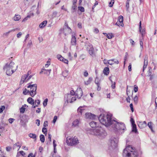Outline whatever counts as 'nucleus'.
Masks as SVG:
<instances>
[{
    "label": "nucleus",
    "mask_w": 157,
    "mask_h": 157,
    "mask_svg": "<svg viewBox=\"0 0 157 157\" xmlns=\"http://www.w3.org/2000/svg\"><path fill=\"white\" fill-rule=\"evenodd\" d=\"M112 115L108 114L106 115L101 114L98 117L101 123L106 127L110 126L115 132H119L126 130L125 124L122 123H119L117 121L112 120Z\"/></svg>",
    "instance_id": "f257e3e1"
},
{
    "label": "nucleus",
    "mask_w": 157,
    "mask_h": 157,
    "mask_svg": "<svg viewBox=\"0 0 157 157\" xmlns=\"http://www.w3.org/2000/svg\"><path fill=\"white\" fill-rule=\"evenodd\" d=\"M90 125L92 128H90L87 130L88 133L97 136L101 139L104 138L106 136L107 133L103 128L97 127L96 122L91 121L90 123Z\"/></svg>",
    "instance_id": "f03ea898"
},
{
    "label": "nucleus",
    "mask_w": 157,
    "mask_h": 157,
    "mask_svg": "<svg viewBox=\"0 0 157 157\" xmlns=\"http://www.w3.org/2000/svg\"><path fill=\"white\" fill-rule=\"evenodd\" d=\"M123 155L127 157H137L138 156L135 148H133L131 146H129L124 150Z\"/></svg>",
    "instance_id": "7ed1b4c3"
},
{
    "label": "nucleus",
    "mask_w": 157,
    "mask_h": 157,
    "mask_svg": "<svg viewBox=\"0 0 157 157\" xmlns=\"http://www.w3.org/2000/svg\"><path fill=\"white\" fill-rule=\"evenodd\" d=\"M28 88H30V96L33 97L36 94L37 84L29 85L27 86Z\"/></svg>",
    "instance_id": "20e7f679"
},
{
    "label": "nucleus",
    "mask_w": 157,
    "mask_h": 157,
    "mask_svg": "<svg viewBox=\"0 0 157 157\" xmlns=\"http://www.w3.org/2000/svg\"><path fill=\"white\" fill-rule=\"evenodd\" d=\"M118 142V138L112 137L110 140L109 145L113 148H115L117 146V143Z\"/></svg>",
    "instance_id": "39448f33"
},
{
    "label": "nucleus",
    "mask_w": 157,
    "mask_h": 157,
    "mask_svg": "<svg viewBox=\"0 0 157 157\" xmlns=\"http://www.w3.org/2000/svg\"><path fill=\"white\" fill-rule=\"evenodd\" d=\"M17 68V66H16L14 69L12 70L11 68L8 67L7 66H5L3 67V69L4 70L6 71V74L10 76L12 74L15 72Z\"/></svg>",
    "instance_id": "423d86ee"
},
{
    "label": "nucleus",
    "mask_w": 157,
    "mask_h": 157,
    "mask_svg": "<svg viewBox=\"0 0 157 157\" xmlns=\"http://www.w3.org/2000/svg\"><path fill=\"white\" fill-rule=\"evenodd\" d=\"M63 33L65 36L71 33L72 30L69 27L67 22H65L64 24V27L63 29Z\"/></svg>",
    "instance_id": "0eeeda50"
},
{
    "label": "nucleus",
    "mask_w": 157,
    "mask_h": 157,
    "mask_svg": "<svg viewBox=\"0 0 157 157\" xmlns=\"http://www.w3.org/2000/svg\"><path fill=\"white\" fill-rule=\"evenodd\" d=\"M68 142L69 143V145L71 146L76 145L79 143L78 139L75 137L72 138H70L69 139V140L68 141Z\"/></svg>",
    "instance_id": "6e6552de"
},
{
    "label": "nucleus",
    "mask_w": 157,
    "mask_h": 157,
    "mask_svg": "<svg viewBox=\"0 0 157 157\" xmlns=\"http://www.w3.org/2000/svg\"><path fill=\"white\" fill-rule=\"evenodd\" d=\"M82 94V90L80 88H78L75 92V96L77 98H80Z\"/></svg>",
    "instance_id": "1a4fd4ad"
},
{
    "label": "nucleus",
    "mask_w": 157,
    "mask_h": 157,
    "mask_svg": "<svg viewBox=\"0 0 157 157\" xmlns=\"http://www.w3.org/2000/svg\"><path fill=\"white\" fill-rule=\"evenodd\" d=\"M123 17L121 15L120 16L118 17V21L115 24V25L118 26L120 25L122 26L123 25Z\"/></svg>",
    "instance_id": "9d476101"
},
{
    "label": "nucleus",
    "mask_w": 157,
    "mask_h": 157,
    "mask_svg": "<svg viewBox=\"0 0 157 157\" xmlns=\"http://www.w3.org/2000/svg\"><path fill=\"white\" fill-rule=\"evenodd\" d=\"M71 44L72 45H76V39L74 33H72Z\"/></svg>",
    "instance_id": "9b49d317"
},
{
    "label": "nucleus",
    "mask_w": 157,
    "mask_h": 157,
    "mask_svg": "<svg viewBox=\"0 0 157 157\" xmlns=\"http://www.w3.org/2000/svg\"><path fill=\"white\" fill-rule=\"evenodd\" d=\"M85 117L86 118L93 119L95 118V115L90 113H86Z\"/></svg>",
    "instance_id": "f8f14e48"
},
{
    "label": "nucleus",
    "mask_w": 157,
    "mask_h": 157,
    "mask_svg": "<svg viewBox=\"0 0 157 157\" xmlns=\"http://www.w3.org/2000/svg\"><path fill=\"white\" fill-rule=\"evenodd\" d=\"M7 65L8 67L12 69V70L14 69V68L16 67L14 63L12 61L9 64L8 63H6L5 66Z\"/></svg>",
    "instance_id": "ddd939ff"
},
{
    "label": "nucleus",
    "mask_w": 157,
    "mask_h": 157,
    "mask_svg": "<svg viewBox=\"0 0 157 157\" xmlns=\"http://www.w3.org/2000/svg\"><path fill=\"white\" fill-rule=\"evenodd\" d=\"M91 49L90 48V50H89V53L91 56L92 57H94L95 56L94 48L93 46H91Z\"/></svg>",
    "instance_id": "4468645a"
},
{
    "label": "nucleus",
    "mask_w": 157,
    "mask_h": 157,
    "mask_svg": "<svg viewBox=\"0 0 157 157\" xmlns=\"http://www.w3.org/2000/svg\"><path fill=\"white\" fill-rule=\"evenodd\" d=\"M83 108V106H80L78 108L77 111L79 114L82 115V113H85V110Z\"/></svg>",
    "instance_id": "2eb2a0df"
},
{
    "label": "nucleus",
    "mask_w": 157,
    "mask_h": 157,
    "mask_svg": "<svg viewBox=\"0 0 157 157\" xmlns=\"http://www.w3.org/2000/svg\"><path fill=\"white\" fill-rule=\"evenodd\" d=\"M71 97V95L69 94H66L64 96L65 99L66 100V101L65 102H67V103H68L69 101L70 100Z\"/></svg>",
    "instance_id": "dca6fc26"
},
{
    "label": "nucleus",
    "mask_w": 157,
    "mask_h": 157,
    "mask_svg": "<svg viewBox=\"0 0 157 157\" xmlns=\"http://www.w3.org/2000/svg\"><path fill=\"white\" fill-rule=\"evenodd\" d=\"M139 24H140L139 30H140V33H141L142 34V35L143 36L144 35V34H145V30L144 29H142V30H141V29H142V27H141V21H140Z\"/></svg>",
    "instance_id": "f3484780"
},
{
    "label": "nucleus",
    "mask_w": 157,
    "mask_h": 157,
    "mask_svg": "<svg viewBox=\"0 0 157 157\" xmlns=\"http://www.w3.org/2000/svg\"><path fill=\"white\" fill-rule=\"evenodd\" d=\"M47 22V21H44L40 23L39 27L41 29L43 28L46 25Z\"/></svg>",
    "instance_id": "a211bd4d"
},
{
    "label": "nucleus",
    "mask_w": 157,
    "mask_h": 157,
    "mask_svg": "<svg viewBox=\"0 0 157 157\" xmlns=\"http://www.w3.org/2000/svg\"><path fill=\"white\" fill-rule=\"evenodd\" d=\"M21 18V16L20 15L15 14L13 17V19L15 21H18Z\"/></svg>",
    "instance_id": "6ab92c4d"
},
{
    "label": "nucleus",
    "mask_w": 157,
    "mask_h": 157,
    "mask_svg": "<svg viewBox=\"0 0 157 157\" xmlns=\"http://www.w3.org/2000/svg\"><path fill=\"white\" fill-rule=\"evenodd\" d=\"M109 68L108 67H105V68L103 70V73L106 75H109Z\"/></svg>",
    "instance_id": "aec40b11"
},
{
    "label": "nucleus",
    "mask_w": 157,
    "mask_h": 157,
    "mask_svg": "<svg viewBox=\"0 0 157 157\" xmlns=\"http://www.w3.org/2000/svg\"><path fill=\"white\" fill-rule=\"evenodd\" d=\"M27 101L31 105H34V99L33 98H31V97L29 98L27 100Z\"/></svg>",
    "instance_id": "412c9836"
},
{
    "label": "nucleus",
    "mask_w": 157,
    "mask_h": 157,
    "mask_svg": "<svg viewBox=\"0 0 157 157\" xmlns=\"http://www.w3.org/2000/svg\"><path fill=\"white\" fill-rule=\"evenodd\" d=\"M18 147H19V148L17 150L18 151L19 150V149L21 147V145L20 144L19 142H18L16 143L15 144H14L13 146V149H15Z\"/></svg>",
    "instance_id": "4be33fe9"
},
{
    "label": "nucleus",
    "mask_w": 157,
    "mask_h": 157,
    "mask_svg": "<svg viewBox=\"0 0 157 157\" xmlns=\"http://www.w3.org/2000/svg\"><path fill=\"white\" fill-rule=\"evenodd\" d=\"M132 132H134L135 133H137V129L136 128V124L133 125H132Z\"/></svg>",
    "instance_id": "5701e85b"
},
{
    "label": "nucleus",
    "mask_w": 157,
    "mask_h": 157,
    "mask_svg": "<svg viewBox=\"0 0 157 157\" xmlns=\"http://www.w3.org/2000/svg\"><path fill=\"white\" fill-rule=\"evenodd\" d=\"M28 77V75H25L23 76L21 78V82L23 83L25 81H26V78Z\"/></svg>",
    "instance_id": "b1692460"
},
{
    "label": "nucleus",
    "mask_w": 157,
    "mask_h": 157,
    "mask_svg": "<svg viewBox=\"0 0 157 157\" xmlns=\"http://www.w3.org/2000/svg\"><path fill=\"white\" fill-rule=\"evenodd\" d=\"M79 123L78 120H76L74 121L72 123V126L74 127H77L78 126Z\"/></svg>",
    "instance_id": "393cba45"
},
{
    "label": "nucleus",
    "mask_w": 157,
    "mask_h": 157,
    "mask_svg": "<svg viewBox=\"0 0 157 157\" xmlns=\"http://www.w3.org/2000/svg\"><path fill=\"white\" fill-rule=\"evenodd\" d=\"M138 125L139 127L140 128L142 129L143 128L146 126L145 125V124H144L142 122H139Z\"/></svg>",
    "instance_id": "a878e982"
},
{
    "label": "nucleus",
    "mask_w": 157,
    "mask_h": 157,
    "mask_svg": "<svg viewBox=\"0 0 157 157\" xmlns=\"http://www.w3.org/2000/svg\"><path fill=\"white\" fill-rule=\"evenodd\" d=\"M29 136L30 137L35 139V140H36V136L35 134L30 133L29 134Z\"/></svg>",
    "instance_id": "bb28decb"
},
{
    "label": "nucleus",
    "mask_w": 157,
    "mask_h": 157,
    "mask_svg": "<svg viewBox=\"0 0 157 157\" xmlns=\"http://www.w3.org/2000/svg\"><path fill=\"white\" fill-rule=\"evenodd\" d=\"M76 7H77V6H76V5L73 4V6L72 7V9H71V13H73L76 11V9H77Z\"/></svg>",
    "instance_id": "cd10ccee"
},
{
    "label": "nucleus",
    "mask_w": 157,
    "mask_h": 157,
    "mask_svg": "<svg viewBox=\"0 0 157 157\" xmlns=\"http://www.w3.org/2000/svg\"><path fill=\"white\" fill-rule=\"evenodd\" d=\"M92 78L91 77H90L87 80V81L85 82V84L86 85H88L89 84H90L91 81H92Z\"/></svg>",
    "instance_id": "c85d7f7f"
},
{
    "label": "nucleus",
    "mask_w": 157,
    "mask_h": 157,
    "mask_svg": "<svg viewBox=\"0 0 157 157\" xmlns=\"http://www.w3.org/2000/svg\"><path fill=\"white\" fill-rule=\"evenodd\" d=\"M12 29L11 30H10V31H8V32H6V33H5L3 34V35L4 36H7L11 32H14V31H15L16 29Z\"/></svg>",
    "instance_id": "c756f323"
},
{
    "label": "nucleus",
    "mask_w": 157,
    "mask_h": 157,
    "mask_svg": "<svg viewBox=\"0 0 157 157\" xmlns=\"http://www.w3.org/2000/svg\"><path fill=\"white\" fill-rule=\"evenodd\" d=\"M40 139L42 143H44L45 141L44 136L43 135L41 134L40 136Z\"/></svg>",
    "instance_id": "7c9ffc66"
},
{
    "label": "nucleus",
    "mask_w": 157,
    "mask_h": 157,
    "mask_svg": "<svg viewBox=\"0 0 157 157\" xmlns=\"http://www.w3.org/2000/svg\"><path fill=\"white\" fill-rule=\"evenodd\" d=\"M31 16H33V14L32 13L31 14H30L29 15H28L23 19L22 21V22H24L27 20L28 18L30 17Z\"/></svg>",
    "instance_id": "2f4dec72"
},
{
    "label": "nucleus",
    "mask_w": 157,
    "mask_h": 157,
    "mask_svg": "<svg viewBox=\"0 0 157 157\" xmlns=\"http://www.w3.org/2000/svg\"><path fill=\"white\" fill-rule=\"evenodd\" d=\"M68 71L67 70H65L63 71L62 73V75L64 77H66L68 75Z\"/></svg>",
    "instance_id": "473e14b6"
},
{
    "label": "nucleus",
    "mask_w": 157,
    "mask_h": 157,
    "mask_svg": "<svg viewBox=\"0 0 157 157\" xmlns=\"http://www.w3.org/2000/svg\"><path fill=\"white\" fill-rule=\"evenodd\" d=\"M106 36L109 39H111L112 37H114L112 33H109L107 34L106 35Z\"/></svg>",
    "instance_id": "72a5a7b5"
},
{
    "label": "nucleus",
    "mask_w": 157,
    "mask_h": 157,
    "mask_svg": "<svg viewBox=\"0 0 157 157\" xmlns=\"http://www.w3.org/2000/svg\"><path fill=\"white\" fill-rule=\"evenodd\" d=\"M151 124H152V122H149L148 123L147 126H148V127L151 130L152 132H154V131L152 129V127L151 126Z\"/></svg>",
    "instance_id": "f704fd0d"
},
{
    "label": "nucleus",
    "mask_w": 157,
    "mask_h": 157,
    "mask_svg": "<svg viewBox=\"0 0 157 157\" xmlns=\"http://www.w3.org/2000/svg\"><path fill=\"white\" fill-rule=\"evenodd\" d=\"M86 49L89 51L90 49V48H91V46H93L90 43L87 44L86 45Z\"/></svg>",
    "instance_id": "c9c22d12"
},
{
    "label": "nucleus",
    "mask_w": 157,
    "mask_h": 157,
    "mask_svg": "<svg viewBox=\"0 0 157 157\" xmlns=\"http://www.w3.org/2000/svg\"><path fill=\"white\" fill-rule=\"evenodd\" d=\"M114 59H110L107 62L110 65H112L114 64Z\"/></svg>",
    "instance_id": "e433bc0d"
},
{
    "label": "nucleus",
    "mask_w": 157,
    "mask_h": 157,
    "mask_svg": "<svg viewBox=\"0 0 157 157\" xmlns=\"http://www.w3.org/2000/svg\"><path fill=\"white\" fill-rule=\"evenodd\" d=\"M130 0H127L126 2V8L127 10H128L129 8V2Z\"/></svg>",
    "instance_id": "4c0bfd02"
},
{
    "label": "nucleus",
    "mask_w": 157,
    "mask_h": 157,
    "mask_svg": "<svg viewBox=\"0 0 157 157\" xmlns=\"http://www.w3.org/2000/svg\"><path fill=\"white\" fill-rule=\"evenodd\" d=\"M57 58L59 60L61 61H62V60H63V59L64 58L61 55L59 54H58L57 56Z\"/></svg>",
    "instance_id": "58836bf2"
},
{
    "label": "nucleus",
    "mask_w": 157,
    "mask_h": 157,
    "mask_svg": "<svg viewBox=\"0 0 157 157\" xmlns=\"http://www.w3.org/2000/svg\"><path fill=\"white\" fill-rule=\"evenodd\" d=\"M29 93L30 94V91L27 90L26 88L25 89L23 92V94L24 95H26Z\"/></svg>",
    "instance_id": "ea45409f"
},
{
    "label": "nucleus",
    "mask_w": 157,
    "mask_h": 157,
    "mask_svg": "<svg viewBox=\"0 0 157 157\" xmlns=\"http://www.w3.org/2000/svg\"><path fill=\"white\" fill-rule=\"evenodd\" d=\"M48 101V99L47 98H46V99H45L43 101V105L44 107H45L47 105V104Z\"/></svg>",
    "instance_id": "a19ab883"
},
{
    "label": "nucleus",
    "mask_w": 157,
    "mask_h": 157,
    "mask_svg": "<svg viewBox=\"0 0 157 157\" xmlns=\"http://www.w3.org/2000/svg\"><path fill=\"white\" fill-rule=\"evenodd\" d=\"M133 100L135 103L136 104L138 102V97L136 95L134 97Z\"/></svg>",
    "instance_id": "79ce46f5"
},
{
    "label": "nucleus",
    "mask_w": 157,
    "mask_h": 157,
    "mask_svg": "<svg viewBox=\"0 0 157 157\" xmlns=\"http://www.w3.org/2000/svg\"><path fill=\"white\" fill-rule=\"evenodd\" d=\"M42 132L44 134H46L45 135H46L47 132V128L44 127H43L42 129Z\"/></svg>",
    "instance_id": "37998d69"
},
{
    "label": "nucleus",
    "mask_w": 157,
    "mask_h": 157,
    "mask_svg": "<svg viewBox=\"0 0 157 157\" xmlns=\"http://www.w3.org/2000/svg\"><path fill=\"white\" fill-rule=\"evenodd\" d=\"M95 83L97 85H100L99 83V80L97 77H96L95 78Z\"/></svg>",
    "instance_id": "c03bdc74"
},
{
    "label": "nucleus",
    "mask_w": 157,
    "mask_h": 157,
    "mask_svg": "<svg viewBox=\"0 0 157 157\" xmlns=\"http://www.w3.org/2000/svg\"><path fill=\"white\" fill-rule=\"evenodd\" d=\"M78 10L81 12H84V9L83 7L82 6H79L78 7Z\"/></svg>",
    "instance_id": "a18cd8bd"
},
{
    "label": "nucleus",
    "mask_w": 157,
    "mask_h": 157,
    "mask_svg": "<svg viewBox=\"0 0 157 157\" xmlns=\"http://www.w3.org/2000/svg\"><path fill=\"white\" fill-rule=\"evenodd\" d=\"M114 3V0H112L110 2H109V6L110 7H112L113 6V4Z\"/></svg>",
    "instance_id": "49530a36"
},
{
    "label": "nucleus",
    "mask_w": 157,
    "mask_h": 157,
    "mask_svg": "<svg viewBox=\"0 0 157 157\" xmlns=\"http://www.w3.org/2000/svg\"><path fill=\"white\" fill-rule=\"evenodd\" d=\"M25 109L23 107H21L20 109V112L21 113H24L25 111Z\"/></svg>",
    "instance_id": "de8ad7c7"
},
{
    "label": "nucleus",
    "mask_w": 157,
    "mask_h": 157,
    "mask_svg": "<svg viewBox=\"0 0 157 157\" xmlns=\"http://www.w3.org/2000/svg\"><path fill=\"white\" fill-rule=\"evenodd\" d=\"M5 107L4 105L1 106L0 108V113L2 112L3 110L5 109Z\"/></svg>",
    "instance_id": "09e8293b"
},
{
    "label": "nucleus",
    "mask_w": 157,
    "mask_h": 157,
    "mask_svg": "<svg viewBox=\"0 0 157 157\" xmlns=\"http://www.w3.org/2000/svg\"><path fill=\"white\" fill-rule=\"evenodd\" d=\"M128 53L127 52H126L125 53V55L124 56V65H125V61L127 59V56H128Z\"/></svg>",
    "instance_id": "8fccbe9b"
},
{
    "label": "nucleus",
    "mask_w": 157,
    "mask_h": 157,
    "mask_svg": "<svg viewBox=\"0 0 157 157\" xmlns=\"http://www.w3.org/2000/svg\"><path fill=\"white\" fill-rule=\"evenodd\" d=\"M138 88L136 85H135L134 86V91L135 92H136L138 91Z\"/></svg>",
    "instance_id": "3c124183"
},
{
    "label": "nucleus",
    "mask_w": 157,
    "mask_h": 157,
    "mask_svg": "<svg viewBox=\"0 0 157 157\" xmlns=\"http://www.w3.org/2000/svg\"><path fill=\"white\" fill-rule=\"evenodd\" d=\"M76 100V98L75 97H72L71 98V101H70V102L71 103H72L73 101H75V100Z\"/></svg>",
    "instance_id": "603ef678"
},
{
    "label": "nucleus",
    "mask_w": 157,
    "mask_h": 157,
    "mask_svg": "<svg viewBox=\"0 0 157 157\" xmlns=\"http://www.w3.org/2000/svg\"><path fill=\"white\" fill-rule=\"evenodd\" d=\"M148 64V62L147 61H146V62H144V65L143 67L144 68H146Z\"/></svg>",
    "instance_id": "864d4df0"
},
{
    "label": "nucleus",
    "mask_w": 157,
    "mask_h": 157,
    "mask_svg": "<svg viewBox=\"0 0 157 157\" xmlns=\"http://www.w3.org/2000/svg\"><path fill=\"white\" fill-rule=\"evenodd\" d=\"M35 154L33 155V154L31 153L29 154L27 157H35Z\"/></svg>",
    "instance_id": "5fc2aeb1"
},
{
    "label": "nucleus",
    "mask_w": 157,
    "mask_h": 157,
    "mask_svg": "<svg viewBox=\"0 0 157 157\" xmlns=\"http://www.w3.org/2000/svg\"><path fill=\"white\" fill-rule=\"evenodd\" d=\"M132 124V125H133L136 124H135V121L134 120V119L132 118H131L130 120Z\"/></svg>",
    "instance_id": "6e6d98bb"
},
{
    "label": "nucleus",
    "mask_w": 157,
    "mask_h": 157,
    "mask_svg": "<svg viewBox=\"0 0 157 157\" xmlns=\"http://www.w3.org/2000/svg\"><path fill=\"white\" fill-rule=\"evenodd\" d=\"M14 120V119L13 118H10L9 119V121L10 123L11 124L13 122Z\"/></svg>",
    "instance_id": "4d7b16f0"
},
{
    "label": "nucleus",
    "mask_w": 157,
    "mask_h": 157,
    "mask_svg": "<svg viewBox=\"0 0 157 157\" xmlns=\"http://www.w3.org/2000/svg\"><path fill=\"white\" fill-rule=\"evenodd\" d=\"M36 124H37L38 126H39L40 125V120L39 119H37L36 120Z\"/></svg>",
    "instance_id": "13d9d810"
},
{
    "label": "nucleus",
    "mask_w": 157,
    "mask_h": 157,
    "mask_svg": "<svg viewBox=\"0 0 157 157\" xmlns=\"http://www.w3.org/2000/svg\"><path fill=\"white\" fill-rule=\"evenodd\" d=\"M62 61L63 62H64L66 64H68V61L67 60L64 59L63 58V60H62Z\"/></svg>",
    "instance_id": "bf43d9fd"
},
{
    "label": "nucleus",
    "mask_w": 157,
    "mask_h": 157,
    "mask_svg": "<svg viewBox=\"0 0 157 157\" xmlns=\"http://www.w3.org/2000/svg\"><path fill=\"white\" fill-rule=\"evenodd\" d=\"M71 96L75 95V92L73 90L70 91V94Z\"/></svg>",
    "instance_id": "052dcab7"
},
{
    "label": "nucleus",
    "mask_w": 157,
    "mask_h": 157,
    "mask_svg": "<svg viewBox=\"0 0 157 157\" xmlns=\"http://www.w3.org/2000/svg\"><path fill=\"white\" fill-rule=\"evenodd\" d=\"M128 71H130L132 70V66H131V64L130 63L129 64V66L128 67Z\"/></svg>",
    "instance_id": "680f3d73"
},
{
    "label": "nucleus",
    "mask_w": 157,
    "mask_h": 157,
    "mask_svg": "<svg viewBox=\"0 0 157 157\" xmlns=\"http://www.w3.org/2000/svg\"><path fill=\"white\" fill-rule=\"evenodd\" d=\"M57 116H55L54 117V118H53V123H55L56 121V120H57Z\"/></svg>",
    "instance_id": "e2e57ef3"
},
{
    "label": "nucleus",
    "mask_w": 157,
    "mask_h": 157,
    "mask_svg": "<svg viewBox=\"0 0 157 157\" xmlns=\"http://www.w3.org/2000/svg\"><path fill=\"white\" fill-rule=\"evenodd\" d=\"M51 138H52V135L51 134H48V139L49 140V142H51V141H52Z\"/></svg>",
    "instance_id": "0e129e2a"
},
{
    "label": "nucleus",
    "mask_w": 157,
    "mask_h": 157,
    "mask_svg": "<svg viewBox=\"0 0 157 157\" xmlns=\"http://www.w3.org/2000/svg\"><path fill=\"white\" fill-rule=\"evenodd\" d=\"M111 87L112 89H114L115 87V82H114L113 83H112L111 85Z\"/></svg>",
    "instance_id": "69168bd1"
},
{
    "label": "nucleus",
    "mask_w": 157,
    "mask_h": 157,
    "mask_svg": "<svg viewBox=\"0 0 157 157\" xmlns=\"http://www.w3.org/2000/svg\"><path fill=\"white\" fill-rule=\"evenodd\" d=\"M0 157H5L3 155V152L1 150L0 151Z\"/></svg>",
    "instance_id": "338daca9"
},
{
    "label": "nucleus",
    "mask_w": 157,
    "mask_h": 157,
    "mask_svg": "<svg viewBox=\"0 0 157 157\" xmlns=\"http://www.w3.org/2000/svg\"><path fill=\"white\" fill-rule=\"evenodd\" d=\"M88 75V74L87 71H86L84 73V76L85 77H87Z\"/></svg>",
    "instance_id": "774afa93"
}]
</instances>
